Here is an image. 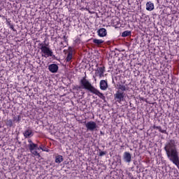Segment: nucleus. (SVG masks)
<instances>
[{"label":"nucleus","mask_w":179,"mask_h":179,"mask_svg":"<svg viewBox=\"0 0 179 179\" xmlns=\"http://www.w3.org/2000/svg\"><path fill=\"white\" fill-rule=\"evenodd\" d=\"M164 149L170 162H172V163L179 169L178 150H177L176 141L173 139L169 140V141L165 145Z\"/></svg>","instance_id":"nucleus-1"},{"label":"nucleus","mask_w":179,"mask_h":179,"mask_svg":"<svg viewBox=\"0 0 179 179\" xmlns=\"http://www.w3.org/2000/svg\"><path fill=\"white\" fill-rule=\"evenodd\" d=\"M128 90V87H125L124 85H117V91L114 94V99L118 103H121V101H124V97H125V92Z\"/></svg>","instance_id":"nucleus-2"},{"label":"nucleus","mask_w":179,"mask_h":179,"mask_svg":"<svg viewBox=\"0 0 179 179\" xmlns=\"http://www.w3.org/2000/svg\"><path fill=\"white\" fill-rule=\"evenodd\" d=\"M40 50H41V52H43L45 55H42V57H44L45 58H48V57H52L53 59H57V57L53 55L52 50L50 49V48L44 45V43H40L39 44Z\"/></svg>","instance_id":"nucleus-3"},{"label":"nucleus","mask_w":179,"mask_h":179,"mask_svg":"<svg viewBox=\"0 0 179 179\" xmlns=\"http://www.w3.org/2000/svg\"><path fill=\"white\" fill-rule=\"evenodd\" d=\"M80 86L76 85L73 87V90L79 91L80 89H85V90H87L86 87H89L90 85H92V83L86 79V76H85L80 80Z\"/></svg>","instance_id":"nucleus-4"},{"label":"nucleus","mask_w":179,"mask_h":179,"mask_svg":"<svg viewBox=\"0 0 179 179\" xmlns=\"http://www.w3.org/2000/svg\"><path fill=\"white\" fill-rule=\"evenodd\" d=\"M90 93H92V94H96V96H99L102 100H104V98L106 97L104 96V94L100 92L99 90H97L94 86H93L92 84L89 85V87H85Z\"/></svg>","instance_id":"nucleus-5"},{"label":"nucleus","mask_w":179,"mask_h":179,"mask_svg":"<svg viewBox=\"0 0 179 179\" xmlns=\"http://www.w3.org/2000/svg\"><path fill=\"white\" fill-rule=\"evenodd\" d=\"M28 148L29 149V152H31V153L34 155V156H38V157H40V153L37 152V150H40V148H38V145L36 143L28 145Z\"/></svg>","instance_id":"nucleus-6"},{"label":"nucleus","mask_w":179,"mask_h":179,"mask_svg":"<svg viewBox=\"0 0 179 179\" xmlns=\"http://www.w3.org/2000/svg\"><path fill=\"white\" fill-rule=\"evenodd\" d=\"M85 127L87 131H91V132H93V131L97 128V124H96V122L94 121H90L86 123Z\"/></svg>","instance_id":"nucleus-7"},{"label":"nucleus","mask_w":179,"mask_h":179,"mask_svg":"<svg viewBox=\"0 0 179 179\" xmlns=\"http://www.w3.org/2000/svg\"><path fill=\"white\" fill-rule=\"evenodd\" d=\"M106 71V67H98L96 70V76H99V78L104 77V72Z\"/></svg>","instance_id":"nucleus-8"},{"label":"nucleus","mask_w":179,"mask_h":179,"mask_svg":"<svg viewBox=\"0 0 179 179\" xmlns=\"http://www.w3.org/2000/svg\"><path fill=\"white\" fill-rule=\"evenodd\" d=\"M123 159L125 163H129L132 162V155L130 152H124L123 154Z\"/></svg>","instance_id":"nucleus-9"},{"label":"nucleus","mask_w":179,"mask_h":179,"mask_svg":"<svg viewBox=\"0 0 179 179\" xmlns=\"http://www.w3.org/2000/svg\"><path fill=\"white\" fill-rule=\"evenodd\" d=\"M58 69H59L58 65H57L56 64H52L48 66V70L52 73H57L58 72Z\"/></svg>","instance_id":"nucleus-10"},{"label":"nucleus","mask_w":179,"mask_h":179,"mask_svg":"<svg viewBox=\"0 0 179 179\" xmlns=\"http://www.w3.org/2000/svg\"><path fill=\"white\" fill-rule=\"evenodd\" d=\"M99 85L101 90H106L107 87H108V84L106 80H101L100 81Z\"/></svg>","instance_id":"nucleus-11"},{"label":"nucleus","mask_w":179,"mask_h":179,"mask_svg":"<svg viewBox=\"0 0 179 179\" xmlns=\"http://www.w3.org/2000/svg\"><path fill=\"white\" fill-rule=\"evenodd\" d=\"M97 33L99 37H106V36H107V29L101 28L97 31Z\"/></svg>","instance_id":"nucleus-12"},{"label":"nucleus","mask_w":179,"mask_h":179,"mask_svg":"<svg viewBox=\"0 0 179 179\" xmlns=\"http://www.w3.org/2000/svg\"><path fill=\"white\" fill-rule=\"evenodd\" d=\"M23 135L24 138H31L34 134H33V131L31 129H27L24 133Z\"/></svg>","instance_id":"nucleus-13"},{"label":"nucleus","mask_w":179,"mask_h":179,"mask_svg":"<svg viewBox=\"0 0 179 179\" xmlns=\"http://www.w3.org/2000/svg\"><path fill=\"white\" fill-rule=\"evenodd\" d=\"M155 9V4L152 3V1H148L146 3V10H149V12H152Z\"/></svg>","instance_id":"nucleus-14"},{"label":"nucleus","mask_w":179,"mask_h":179,"mask_svg":"<svg viewBox=\"0 0 179 179\" xmlns=\"http://www.w3.org/2000/svg\"><path fill=\"white\" fill-rule=\"evenodd\" d=\"M69 52L67 55V57L66 58V62H69L71 61V59H72V55L73 54V51L72 50V48H69Z\"/></svg>","instance_id":"nucleus-15"},{"label":"nucleus","mask_w":179,"mask_h":179,"mask_svg":"<svg viewBox=\"0 0 179 179\" xmlns=\"http://www.w3.org/2000/svg\"><path fill=\"white\" fill-rule=\"evenodd\" d=\"M92 42L94 43V44H95V45H96L97 47H100V45H101V44H103V43H104V41L101 40V39H97V38H94L92 40Z\"/></svg>","instance_id":"nucleus-16"},{"label":"nucleus","mask_w":179,"mask_h":179,"mask_svg":"<svg viewBox=\"0 0 179 179\" xmlns=\"http://www.w3.org/2000/svg\"><path fill=\"white\" fill-rule=\"evenodd\" d=\"M152 128L153 129H158L159 132H162V134H166V135H169V133H167V131L162 129V127L160 126L154 125Z\"/></svg>","instance_id":"nucleus-17"},{"label":"nucleus","mask_w":179,"mask_h":179,"mask_svg":"<svg viewBox=\"0 0 179 179\" xmlns=\"http://www.w3.org/2000/svg\"><path fill=\"white\" fill-rule=\"evenodd\" d=\"M62 162H64V157H62V155L56 156L55 163H58L59 164V163H62Z\"/></svg>","instance_id":"nucleus-18"},{"label":"nucleus","mask_w":179,"mask_h":179,"mask_svg":"<svg viewBox=\"0 0 179 179\" xmlns=\"http://www.w3.org/2000/svg\"><path fill=\"white\" fill-rule=\"evenodd\" d=\"M6 125L7 127H9V128H12V127H13V120H8L6 122Z\"/></svg>","instance_id":"nucleus-19"},{"label":"nucleus","mask_w":179,"mask_h":179,"mask_svg":"<svg viewBox=\"0 0 179 179\" xmlns=\"http://www.w3.org/2000/svg\"><path fill=\"white\" fill-rule=\"evenodd\" d=\"M131 31H124L122 33V37H128V36H131Z\"/></svg>","instance_id":"nucleus-20"},{"label":"nucleus","mask_w":179,"mask_h":179,"mask_svg":"<svg viewBox=\"0 0 179 179\" xmlns=\"http://www.w3.org/2000/svg\"><path fill=\"white\" fill-rule=\"evenodd\" d=\"M39 150H43V152H50V150L47 148L46 147H44V145H41L38 147Z\"/></svg>","instance_id":"nucleus-21"},{"label":"nucleus","mask_w":179,"mask_h":179,"mask_svg":"<svg viewBox=\"0 0 179 179\" xmlns=\"http://www.w3.org/2000/svg\"><path fill=\"white\" fill-rule=\"evenodd\" d=\"M7 24L9 26L11 30H13V31H16V29H15V27L13 26V24H10V22H7Z\"/></svg>","instance_id":"nucleus-22"},{"label":"nucleus","mask_w":179,"mask_h":179,"mask_svg":"<svg viewBox=\"0 0 179 179\" xmlns=\"http://www.w3.org/2000/svg\"><path fill=\"white\" fill-rule=\"evenodd\" d=\"M20 120H21L20 115H18L17 117H13V121H17V122H20Z\"/></svg>","instance_id":"nucleus-23"},{"label":"nucleus","mask_w":179,"mask_h":179,"mask_svg":"<svg viewBox=\"0 0 179 179\" xmlns=\"http://www.w3.org/2000/svg\"><path fill=\"white\" fill-rule=\"evenodd\" d=\"M99 156L101 157V156H105V155H107V152L106 151H101V150H99Z\"/></svg>","instance_id":"nucleus-24"},{"label":"nucleus","mask_w":179,"mask_h":179,"mask_svg":"<svg viewBox=\"0 0 179 179\" xmlns=\"http://www.w3.org/2000/svg\"><path fill=\"white\" fill-rule=\"evenodd\" d=\"M28 145H34V143H33V141H31V139H29L28 140Z\"/></svg>","instance_id":"nucleus-25"},{"label":"nucleus","mask_w":179,"mask_h":179,"mask_svg":"<svg viewBox=\"0 0 179 179\" xmlns=\"http://www.w3.org/2000/svg\"><path fill=\"white\" fill-rule=\"evenodd\" d=\"M103 100V103H107V100H106V96L104 97V99Z\"/></svg>","instance_id":"nucleus-26"},{"label":"nucleus","mask_w":179,"mask_h":179,"mask_svg":"<svg viewBox=\"0 0 179 179\" xmlns=\"http://www.w3.org/2000/svg\"><path fill=\"white\" fill-rule=\"evenodd\" d=\"M101 135H104V133L103 131H100Z\"/></svg>","instance_id":"nucleus-27"},{"label":"nucleus","mask_w":179,"mask_h":179,"mask_svg":"<svg viewBox=\"0 0 179 179\" xmlns=\"http://www.w3.org/2000/svg\"><path fill=\"white\" fill-rule=\"evenodd\" d=\"M134 164H136V161H135V162H134Z\"/></svg>","instance_id":"nucleus-28"},{"label":"nucleus","mask_w":179,"mask_h":179,"mask_svg":"<svg viewBox=\"0 0 179 179\" xmlns=\"http://www.w3.org/2000/svg\"><path fill=\"white\" fill-rule=\"evenodd\" d=\"M119 163H121V159H119Z\"/></svg>","instance_id":"nucleus-29"},{"label":"nucleus","mask_w":179,"mask_h":179,"mask_svg":"<svg viewBox=\"0 0 179 179\" xmlns=\"http://www.w3.org/2000/svg\"><path fill=\"white\" fill-rule=\"evenodd\" d=\"M0 17H1V15H0Z\"/></svg>","instance_id":"nucleus-30"}]
</instances>
